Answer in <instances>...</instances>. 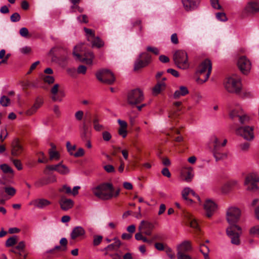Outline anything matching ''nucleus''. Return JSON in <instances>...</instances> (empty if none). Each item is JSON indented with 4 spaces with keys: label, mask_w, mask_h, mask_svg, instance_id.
<instances>
[{
    "label": "nucleus",
    "mask_w": 259,
    "mask_h": 259,
    "mask_svg": "<svg viewBox=\"0 0 259 259\" xmlns=\"http://www.w3.org/2000/svg\"><path fill=\"white\" fill-rule=\"evenodd\" d=\"M240 209L234 207L229 208L226 213L227 221L229 224V226L226 229V233L230 238L231 243L236 245L240 243L241 228L236 224L240 219Z\"/></svg>",
    "instance_id": "1"
},
{
    "label": "nucleus",
    "mask_w": 259,
    "mask_h": 259,
    "mask_svg": "<svg viewBox=\"0 0 259 259\" xmlns=\"http://www.w3.org/2000/svg\"><path fill=\"white\" fill-rule=\"evenodd\" d=\"M114 187L111 183H104L93 189L94 194L102 200H109L113 197Z\"/></svg>",
    "instance_id": "2"
},
{
    "label": "nucleus",
    "mask_w": 259,
    "mask_h": 259,
    "mask_svg": "<svg viewBox=\"0 0 259 259\" xmlns=\"http://www.w3.org/2000/svg\"><path fill=\"white\" fill-rule=\"evenodd\" d=\"M212 64L210 60H204L198 66L197 73L200 76L197 79L198 83L202 84L206 81L211 72Z\"/></svg>",
    "instance_id": "3"
},
{
    "label": "nucleus",
    "mask_w": 259,
    "mask_h": 259,
    "mask_svg": "<svg viewBox=\"0 0 259 259\" xmlns=\"http://www.w3.org/2000/svg\"><path fill=\"white\" fill-rule=\"evenodd\" d=\"M225 88L226 90L231 93L239 94L242 89L241 79L236 75L227 78L225 82Z\"/></svg>",
    "instance_id": "4"
},
{
    "label": "nucleus",
    "mask_w": 259,
    "mask_h": 259,
    "mask_svg": "<svg viewBox=\"0 0 259 259\" xmlns=\"http://www.w3.org/2000/svg\"><path fill=\"white\" fill-rule=\"evenodd\" d=\"M173 60L176 65L180 69H186L189 67L188 54L184 50L176 51L173 55Z\"/></svg>",
    "instance_id": "5"
},
{
    "label": "nucleus",
    "mask_w": 259,
    "mask_h": 259,
    "mask_svg": "<svg viewBox=\"0 0 259 259\" xmlns=\"http://www.w3.org/2000/svg\"><path fill=\"white\" fill-rule=\"evenodd\" d=\"M144 94L140 89H136L130 91L127 95V103L135 107L144 100Z\"/></svg>",
    "instance_id": "6"
},
{
    "label": "nucleus",
    "mask_w": 259,
    "mask_h": 259,
    "mask_svg": "<svg viewBox=\"0 0 259 259\" xmlns=\"http://www.w3.org/2000/svg\"><path fill=\"white\" fill-rule=\"evenodd\" d=\"M96 76L100 81L107 84H112L115 80L113 73L108 69H102L98 71Z\"/></svg>",
    "instance_id": "7"
},
{
    "label": "nucleus",
    "mask_w": 259,
    "mask_h": 259,
    "mask_svg": "<svg viewBox=\"0 0 259 259\" xmlns=\"http://www.w3.org/2000/svg\"><path fill=\"white\" fill-rule=\"evenodd\" d=\"M259 182V177L257 175L251 173L248 175L244 181V185L248 191L256 192L258 189L257 183Z\"/></svg>",
    "instance_id": "8"
},
{
    "label": "nucleus",
    "mask_w": 259,
    "mask_h": 259,
    "mask_svg": "<svg viewBox=\"0 0 259 259\" xmlns=\"http://www.w3.org/2000/svg\"><path fill=\"white\" fill-rule=\"evenodd\" d=\"M253 127L246 126L238 128L236 134L243 137L246 140H251L254 138Z\"/></svg>",
    "instance_id": "9"
},
{
    "label": "nucleus",
    "mask_w": 259,
    "mask_h": 259,
    "mask_svg": "<svg viewBox=\"0 0 259 259\" xmlns=\"http://www.w3.org/2000/svg\"><path fill=\"white\" fill-rule=\"evenodd\" d=\"M237 65L243 74H247L249 72L251 69V63L245 56H241L239 58Z\"/></svg>",
    "instance_id": "10"
},
{
    "label": "nucleus",
    "mask_w": 259,
    "mask_h": 259,
    "mask_svg": "<svg viewBox=\"0 0 259 259\" xmlns=\"http://www.w3.org/2000/svg\"><path fill=\"white\" fill-rule=\"evenodd\" d=\"M154 228V224L148 221L143 220L141 222L138 229L139 231L147 236H150L152 234V231Z\"/></svg>",
    "instance_id": "11"
},
{
    "label": "nucleus",
    "mask_w": 259,
    "mask_h": 259,
    "mask_svg": "<svg viewBox=\"0 0 259 259\" xmlns=\"http://www.w3.org/2000/svg\"><path fill=\"white\" fill-rule=\"evenodd\" d=\"M244 12L247 14H254L259 12V2L250 1L247 3L244 9Z\"/></svg>",
    "instance_id": "12"
},
{
    "label": "nucleus",
    "mask_w": 259,
    "mask_h": 259,
    "mask_svg": "<svg viewBox=\"0 0 259 259\" xmlns=\"http://www.w3.org/2000/svg\"><path fill=\"white\" fill-rule=\"evenodd\" d=\"M11 154L14 156H19L23 151V148L18 139H15L11 144Z\"/></svg>",
    "instance_id": "13"
},
{
    "label": "nucleus",
    "mask_w": 259,
    "mask_h": 259,
    "mask_svg": "<svg viewBox=\"0 0 259 259\" xmlns=\"http://www.w3.org/2000/svg\"><path fill=\"white\" fill-rule=\"evenodd\" d=\"M51 202L45 198H38L31 202V204L39 209H44L51 204Z\"/></svg>",
    "instance_id": "14"
},
{
    "label": "nucleus",
    "mask_w": 259,
    "mask_h": 259,
    "mask_svg": "<svg viewBox=\"0 0 259 259\" xmlns=\"http://www.w3.org/2000/svg\"><path fill=\"white\" fill-rule=\"evenodd\" d=\"M73 54L74 56L76 57V59H78L81 61H85L86 63L87 64H91L93 62V59L94 58V55L93 53L91 51L85 53V57L82 59H81V55L78 53H76L74 51L73 52Z\"/></svg>",
    "instance_id": "15"
},
{
    "label": "nucleus",
    "mask_w": 259,
    "mask_h": 259,
    "mask_svg": "<svg viewBox=\"0 0 259 259\" xmlns=\"http://www.w3.org/2000/svg\"><path fill=\"white\" fill-rule=\"evenodd\" d=\"M59 204L62 210L67 211L73 207L74 202L71 199H68L64 196H62L59 201Z\"/></svg>",
    "instance_id": "16"
},
{
    "label": "nucleus",
    "mask_w": 259,
    "mask_h": 259,
    "mask_svg": "<svg viewBox=\"0 0 259 259\" xmlns=\"http://www.w3.org/2000/svg\"><path fill=\"white\" fill-rule=\"evenodd\" d=\"M192 249L191 242L185 240L179 244L177 247V253H186Z\"/></svg>",
    "instance_id": "17"
},
{
    "label": "nucleus",
    "mask_w": 259,
    "mask_h": 259,
    "mask_svg": "<svg viewBox=\"0 0 259 259\" xmlns=\"http://www.w3.org/2000/svg\"><path fill=\"white\" fill-rule=\"evenodd\" d=\"M217 206L215 203L210 200H206L204 204V208L206 211V215L210 217L215 211Z\"/></svg>",
    "instance_id": "18"
},
{
    "label": "nucleus",
    "mask_w": 259,
    "mask_h": 259,
    "mask_svg": "<svg viewBox=\"0 0 259 259\" xmlns=\"http://www.w3.org/2000/svg\"><path fill=\"white\" fill-rule=\"evenodd\" d=\"M42 104V99L39 97H37L33 105L26 111L27 115H31L34 114Z\"/></svg>",
    "instance_id": "19"
},
{
    "label": "nucleus",
    "mask_w": 259,
    "mask_h": 259,
    "mask_svg": "<svg viewBox=\"0 0 259 259\" xmlns=\"http://www.w3.org/2000/svg\"><path fill=\"white\" fill-rule=\"evenodd\" d=\"M84 229L80 226H77L72 230L70 236L72 239H75L78 237H81L85 234Z\"/></svg>",
    "instance_id": "20"
},
{
    "label": "nucleus",
    "mask_w": 259,
    "mask_h": 259,
    "mask_svg": "<svg viewBox=\"0 0 259 259\" xmlns=\"http://www.w3.org/2000/svg\"><path fill=\"white\" fill-rule=\"evenodd\" d=\"M189 94V90L186 87L180 86L179 89L177 90L174 95L173 97L175 99H178L181 97H184Z\"/></svg>",
    "instance_id": "21"
},
{
    "label": "nucleus",
    "mask_w": 259,
    "mask_h": 259,
    "mask_svg": "<svg viewBox=\"0 0 259 259\" xmlns=\"http://www.w3.org/2000/svg\"><path fill=\"white\" fill-rule=\"evenodd\" d=\"M183 179L187 182H190L194 177L193 170L191 167L186 168L182 171Z\"/></svg>",
    "instance_id": "22"
},
{
    "label": "nucleus",
    "mask_w": 259,
    "mask_h": 259,
    "mask_svg": "<svg viewBox=\"0 0 259 259\" xmlns=\"http://www.w3.org/2000/svg\"><path fill=\"white\" fill-rule=\"evenodd\" d=\"M183 6L187 11L195 9L197 7V3L194 0H182Z\"/></svg>",
    "instance_id": "23"
},
{
    "label": "nucleus",
    "mask_w": 259,
    "mask_h": 259,
    "mask_svg": "<svg viewBox=\"0 0 259 259\" xmlns=\"http://www.w3.org/2000/svg\"><path fill=\"white\" fill-rule=\"evenodd\" d=\"M114 242L108 245L105 248V250L107 251H117L121 245V241L117 238L113 239Z\"/></svg>",
    "instance_id": "24"
},
{
    "label": "nucleus",
    "mask_w": 259,
    "mask_h": 259,
    "mask_svg": "<svg viewBox=\"0 0 259 259\" xmlns=\"http://www.w3.org/2000/svg\"><path fill=\"white\" fill-rule=\"evenodd\" d=\"M237 184V182L236 181H232L225 184L221 188V191L223 193H228L231 190V188Z\"/></svg>",
    "instance_id": "25"
},
{
    "label": "nucleus",
    "mask_w": 259,
    "mask_h": 259,
    "mask_svg": "<svg viewBox=\"0 0 259 259\" xmlns=\"http://www.w3.org/2000/svg\"><path fill=\"white\" fill-rule=\"evenodd\" d=\"M148 65L144 61L139 57L136 59L134 64V70L137 71L141 68L145 67Z\"/></svg>",
    "instance_id": "26"
},
{
    "label": "nucleus",
    "mask_w": 259,
    "mask_h": 259,
    "mask_svg": "<svg viewBox=\"0 0 259 259\" xmlns=\"http://www.w3.org/2000/svg\"><path fill=\"white\" fill-rule=\"evenodd\" d=\"M93 39V40L92 41V47L93 48H101L104 46V41L99 36H95Z\"/></svg>",
    "instance_id": "27"
},
{
    "label": "nucleus",
    "mask_w": 259,
    "mask_h": 259,
    "mask_svg": "<svg viewBox=\"0 0 259 259\" xmlns=\"http://www.w3.org/2000/svg\"><path fill=\"white\" fill-rule=\"evenodd\" d=\"M59 85L58 84H55L53 88L51 89V93L54 95L52 97V99L54 101H61V99L59 98L56 95L57 93L59 92Z\"/></svg>",
    "instance_id": "28"
},
{
    "label": "nucleus",
    "mask_w": 259,
    "mask_h": 259,
    "mask_svg": "<svg viewBox=\"0 0 259 259\" xmlns=\"http://www.w3.org/2000/svg\"><path fill=\"white\" fill-rule=\"evenodd\" d=\"M57 171L61 175H67L69 172V169L66 165L59 163L57 164Z\"/></svg>",
    "instance_id": "29"
},
{
    "label": "nucleus",
    "mask_w": 259,
    "mask_h": 259,
    "mask_svg": "<svg viewBox=\"0 0 259 259\" xmlns=\"http://www.w3.org/2000/svg\"><path fill=\"white\" fill-rule=\"evenodd\" d=\"M164 87L165 83L163 82H158L153 88V94L154 95L159 94Z\"/></svg>",
    "instance_id": "30"
},
{
    "label": "nucleus",
    "mask_w": 259,
    "mask_h": 259,
    "mask_svg": "<svg viewBox=\"0 0 259 259\" xmlns=\"http://www.w3.org/2000/svg\"><path fill=\"white\" fill-rule=\"evenodd\" d=\"M17 242V237L15 235L8 238L5 243L7 247H10L15 245Z\"/></svg>",
    "instance_id": "31"
},
{
    "label": "nucleus",
    "mask_w": 259,
    "mask_h": 259,
    "mask_svg": "<svg viewBox=\"0 0 259 259\" xmlns=\"http://www.w3.org/2000/svg\"><path fill=\"white\" fill-rule=\"evenodd\" d=\"M218 150H213V156L216 161L223 160L227 158V154L225 153H221L218 152Z\"/></svg>",
    "instance_id": "32"
},
{
    "label": "nucleus",
    "mask_w": 259,
    "mask_h": 259,
    "mask_svg": "<svg viewBox=\"0 0 259 259\" xmlns=\"http://www.w3.org/2000/svg\"><path fill=\"white\" fill-rule=\"evenodd\" d=\"M48 184H49L48 180L45 178H41L35 181L34 183V185L36 188H40Z\"/></svg>",
    "instance_id": "33"
},
{
    "label": "nucleus",
    "mask_w": 259,
    "mask_h": 259,
    "mask_svg": "<svg viewBox=\"0 0 259 259\" xmlns=\"http://www.w3.org/2000/svg\"><path fill=\"white\" fill-rule=\"evenodd\" d=\"M83 30L85 32L87 39L88 41H90L91 39H93L95 36V31L91 29H89L86 27H84Z\"/></svg>",
    "instance_id": "34"
},
{
    "label": "nucleus",
    "mask_w": 259,
    "mask_h": 259,
    "mask_svg": "<svg viewBox=\"0 0 259 259\" xmlns=\"http://www.w3.org/2000/svg\"><path fill=\"white\" fill-rule=\"evenodd\" d=\"M139 57H140L147 65H148L151 61V55L147 53H142L139 55Z\"/></svg>",
    "instance_id": "35"
},
{
    "label": "nucleus",
    "mask_w": 259,
    "mask_h": 259,
    "mask_svg": "<svg viewBox=\"0 0 259 259\" xmlns=\"http://www.w3.org/2000/svg\"><path fill=\"white\" fill-rule=\"evenodd\" d=\"M191 189L189 188H185L183 189L182 192V195L183 199L190 201V203L192 202V200L191 199H189L187 197V196L191 193Z\"/></svg>",
    "instance_id": "36"
},
{
    "label": "nucleus",
    "mask_w": 259,
    "mask_h": 259,
    "mask_svg": "<svg viewBox=\"0 0 259 259\" xmlns=\"http://www.w3.org/2000/svg\"><path fill=\"white\" fill-rule=\"evenodd\" d=\"M1 170L5 174H13L14 171L12 168L7 164H2L0 165Z\"/></svg>",
    "instance_id": "37"
},
{
    "label": "nucleus",
    "mask_w": 259,
    "mask_h": 259,
    "mask_svg": "<svg viewBox=\"0 0 259 259\" xmlns=\"http://www.w3.org/2000/svg\"><path fill=\"white\" fill-rule=\"evenodd\" d=\"M0 104L3 107H7L10 104V99L6 96H2L0 98Z\"/></svg>",
    "instance_id": "38"
},
{
    "label": "nucleus",
    "mask_w": 259,
    "mask_h": 259,
    "mask_svg": "<svg viewBox=\"0 0 259 259\" xmlns=\"http://www.w3.org/2000/svg\"><path fill=\"white\" fill-rule=\"evenodd\" d=\"M239 117V121L241 124H245L248 123L250 118L246 115H243L242 113L241 114L237 115Z\"/></svg>",
    "instance_id": "39"
},
{
    "label": "nucleus",
    "mask_w": 259,
    "mask_h": 259,
    "mask_svg": "<svg viewBox=\"0 0 259 259\" xmlns=\"http://www.w3.org/2000/svg\"><path fill=\"white\" fill-rule=\"evenodd\" d=\"M66 148L67 149V151L69 152L70 155L73 156L74 154V151L76 149V146L71 145L70 142L68 141L66 143Z\"/></svg>",
    "instance_id": "40"
},
{
    "label": "nucleus",
    "mask_w": 259,
    "mask_h": 259,
    "mask_svg": "<svg viewBox=\"0 0 259 259\" xmlns=\"http://www.w3.org/2000/svg\"><path fill=\"white\" fill-rule=\"evenodd\" d=\"M190 226L197 230H199V227L197 220L194 218L190 219Z\"/></svg>",
    "instance_id": "41"
},
{
    "label": "nucleus",
    "mask_w": 259,
    "mask_h": 259,
    "mask_svg": "<svg viewBox=\"0 0 259 259\" xmlns=\"http://www.w3.org/2000/svg\"><path fill=\"white\" fill-rule=\"evenodd\" d=\"M5 192L10 196H14L16 192V189L12 187H6L4 188Z\"/></svg>",
    "instance_id": "42"
},
{
    "label": "nucleus",
    "mask_w": 259,
    "mask_h": 259,
    "mask_svg": "<svg viewBox=\"0 0 259 259\" xmlns=\"http://www.w3.org/2000/svg\"><path fill=\"white\" fill-rule=\"evenodd\" d=\"M200 251L203 254L204 256L208 255L209 249L206 245L205 244H201L200 246Z\"/></svg>",
    "instance_id": "43"
},
{
    "label": "nucleus",
    "mask_w": 259,
    "mask_h": 259,
    "mask_svg": "<svg viewBox=\"0 0 259 259\" xmlns=\"http://www.w3.org/2000/svg\"><path fill=\"white\" fill-rule=\"evenodd\" d=\"M49 155L50 160L54 159H58L60 157V154L58 152L52 150H49Z\"/></svg>",
    "instance_id": "44"
},
{
    "label": "nucleus",
    "mask_w": 259,
    "mask_h": 259,
    "mask_svg": "<svg viewBox=\"0 0 259 259\" xmlns=\"http://www.w3.org/2000/svg\"><path fill=\"white\" fill-rule=\"evenodd\" d=\"M102 135L103 140L105 142L109 141L112 138L111 134L108 131H103Z\"/></svg>",
    "instance_id": "45"
},
{
    "label": "nucleus",
    "mask_w": 259,
    "mask_h": 259,
    "mask_svg": "<svg viewBox=\"0 0 259 259\" xmlns=\"http://www.w3.org/2000/svg\"><path fill=\"white\" fill-rule=\"evenodd\" d=\"M211 142L213 146V150H218L220 147V143L218 139L216 136H214L211 138Z\"/></svg>",
    "instance_id": "46"
},
{
    "label": "nucleus",
    "mask_w": 259,
    "mask_h": 259,
    "mask_svg": "<svg viewBox=\"0 0 259 259\" xmlns=\"http://www.w3.org/2000/svg\"><path fill=\"white\" fill-rule=\"evenodd\" d=\"M103 239V237L101 235H95L94 236V239H93V245L94 246H98L99 245Z\"/></svg>",
    "instance_id": "47"
},
{
    "label": "nucleus",
    "mask_w": 259,
    "mask_h": 259,
    "mask_svg": "<svg viewBox=\"0 0 259 259\" xmlns=\"http://www.w3.org/2000/svg\"><path fill=\"white\" fill-rule=\"evenodd\" d=\"M42 77L44 82L48 83V84H52L54 83L55 81V78L52 76L44 75Z\"/></svg>",
    "instance_id": "48"
},
{
    "label": "nucleus",
    "mask_w": 259,
    "mask_h": 259,
    "mask_svg": "<svg viewBox=\"0 0 259 259\" xmlns=\"http://www.w3.org/2000/svg\"><path fill=\"white\" fill-rule=\"evenodd\" d=\"M250 233L254 236L259 237V226L252 227L250 229Z\"/></svg>",
    "instance_id": "49"
},
{
    "label": "nucleus",
    "mask_w": 259,
    "mask_h": 259,
    "mask_svg": "<svg viewBox=\"0 0 259 259\" xmlns=\"http://www.w3.org/2000/svg\"><path fill=\"white\" fill-rule=\"evenodd\" d=\"M59 191L60 192H64L67 194H71V189L70 187L66 185H64L61 189H60Z\"/></svg>",
    "instance_id": "50"
},
{
    "label": "nucleus",
    "mask_w": 259,
    "mask_h": 259,
    "mask_svg": "<svg viewBox=\"0 0 259 259\" xmlns=\"http://www.w3.org/2000/svg\"><path fill=\"white\" fill-rule=\"evenodd\" d=\"M68 243V241L66 238H62L60 240V243L62 246L61 250L62 251H66L67 250V244Z\"/></svg>",
    "instance_id": "51"
},
{
    "label": "nucleus",
    "mask_w": 259,
    "mask_h": 259,
    "mask_svg": "<svg viewBox=\"0 0 259 259\" xmlns=\"http://www.w3.org/2000/svg\"><path fill=\"white\" fill-rule=\"evenodd\" d=\"M165 252L167 256L170 258V259H174L175 257V254L174 252H173L172 249L168 247H165Z\"/></svg>",
    "instance_id": "52"
},
{
    "label": "nucleus",
    "mask_w": 259,
    "mask_h": 259,
    "mask_svg": "<svg viewBox=\"0 0 259 259\" xmlns=\"http://www.w3.org/2000/svg\"><path fill=\"white\" fill-rule=\"evenodd\" d=\"M20 15L18 13H14L10 17L11 21L13 22H18L20 21Z\"/></svg>",
    "instance_id": "53"
},
{
    "label": "nucleus",
    "mask_w": 259,
    "mask_h": 259,
    "mask_svg": "<svg viewBox=\"0 0 259 259\" xmlns=\"http://www.w3.org/2000/svg\"><path fill=\"white\" fill-rule=\"evenodd\" d=\"M80 23H87L89 22L88 17L86 15H81L77 17Z\"/></svg>",
    "instance_id": "54"
},
{
    "label": "nucleus",
    "mask_w": 259,
    "mask_h": 259,
    "mask_svg": "<svg viewBox=\"0 0 259 259\" xmlns=\"http://www.w3.org/2000/svg\"><path fill=\"white\" fill-rule=\"evenodd\" d=\"M216 17L218 20H220L222 21H226L227 20V18L225 13H217L216 14Z\"/></svg>",
    "instance_id": "55"
},
{
    "label": "nucleus",
    "mask_w": 259,
    "mask_h": 259,
    "mask_svg": "<svg viewBox=\"0 0 259 259\" xmlns=\"http://www.w3.org/2000/svg\"><path fill=\"white\" fill-rule=\"evenodd\" d=\"M242 113L241 110L234 109L231 111L230 113V117L232 119H234L236 117H238L237 114H241Z\"/></svg>",
    "instance_id": "56"
},
{
    "label": "nucleus",
    "mask_w": 259,
    "mask_h": 259,
    "mask_svg": "<svg viewBox=\"0 0 259 259\" xmlns=\"http://www.w3.org/2000/svg\"><path fill=\"white\" fill-rule=\"evenodd\" d=\"M212 7L215 9L220 10L222 9L221 6L220 5L219 0H210Z\"/></svg>",
    "instance_id": "57"
},
{
    "label": "nucleus",
    "mask_w": 259,
    "mask_h": 259,
    "mask_svg": "<svg viewBox=\"0 0 259 259\" xmlns=\"http://www.w3.org/2000/svg\"><path fill=\"white\" fill-rule=\"evenodd\" d=\"M13 163L18 170H20L22 169V165L21 162L19 159H13Z\"/></svg>",
    "instance_id": "58"
},
{
    "label": "nucleus",
    "mask_w": 259,
    "mask_h": 259,
    "mask_svg": "<svg viewBox=\"0 0 259 259\" xmlns=\"http://www.w3.org/2000/svg\"><path fill=\"white\" fill-rule=\"evenodd\" d=\"M147 51L153 53L154 54L157 55L159 53V51L158 48L155 47H152L151 46H148L146 49Z\"/></svg>",
    "instance_id": "59"
},
{
    "label": "nucleus",
    "mask_w": 259,
    "mask_h": 259,
    "mask_svg": "<svg viewBox=\"0 0 259 259\" xmlns=\"http://www.w3.org/2000/svg\"><path fill=\"white\" fill-rule=\"evenodd\" d=\"M103 168L105 169V170L108 173L115 172V168L114 166L112 165L108 164L104 165Z\"/></svg>",
    "instance_id": "60"
},
{
    "label": "nucleus",
    "mask_w": 259,
    "mask_h": 259,
    "mask_svg": "<svg viewBox=\"0 0 259 259\" xmlns=\"http://www.w3.org/2000/svg\"><path fill=\"white\" fill-rule=\"evenodd\" d=\"M8 134L6 128H3V129L1 130L0 139L2 142H3L5 140V139L8 136Z\"/></svg>",
    "instance_id": "61"
},
{
    "label": "nucleus",
    "mask_w": 259,
    "mask_h": 259,
    "mask_svg": "<svg viewBox=\"0 0 259 259\" xmlns=\"http://www.w3.org/2000/svg\"><path fill=\"white\" fill-rule=\"evenodd\" d=\"M20 35L25 37H27L28 36V30L26 27H23L20 29Z\"/></svg>",
    "instance_id": "62"
},
{
    "label": "nucleus",
    "mask_w": 259,
    "mask_h": 259,
    "mask_svg": "<svg viewBox=\"0 0 259 259\" xmlns=\"http://www.w3.org/2000/svg\"><path fill=\"white\" fill-rule=\"evenodd\" d=\"M178 259H192L191 256L186 253H177Z\"/></svg>",
    "instance_id": "63"
},
{
    "label": "nucleus",
    "mask_w": 259,
    "mask_h": 259,
    "mask_svg": "<svg viewBox=\"0 0 259 259\" xmlns=\"http://www.w3.org/2000/svg\"><path fill=\"white\" fill-rule=\"evenodd\" d=\"M87 71V67L84 65H79L77 69L78 74H85Z\"/></svg>",
    "instance_id": "64"
}]
</instances>
